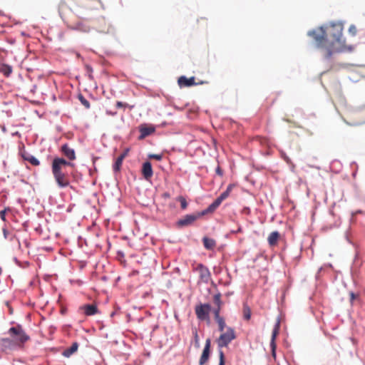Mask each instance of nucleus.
I'll use <instances>...</instances> for the list:
<instances>
[{"label":"nucleus","instance_id":"e433bc0d","mask_svg":"<svg viewBox=\"0 0 365 365\" xmlns=\"http://www.w3.org/2000/svg\"><path fill=\"white\" fill-rule=\"evenodd\" d=\"M128 151L129 150L128 149H126L123 151V153H121L119 156L120 157H122L123 159H125V158L127 156L128 153Z\"/></svg>","mask_w":365,"mask_h":365},{"label":"nucleus","instance_id":"ea45409f","mask_svg":"<svg viewBox=\"0 0 365 365\" xmlns=\"http://www.w3.org/2000/svg\"><path fill=\"white\" fill-rule=\"evenodd\" d=\"M106 113H107L108 115H115L116 114V113H115V112H111V111H109V110H107V111H106Z\"/></svg>","mask_w":365,"mask_h":365},{"label":"nucleus","instance_id":"f704fd0d","mask_svg":"<svg viewBox=\"0 0 365 365\" xmlns=\"http://www.w3.org/2000/svg\"><path fill=\"white\" fill-rule=\"evenodd\" d=\"M149 158H153V159H155L157 160H160L162 159V155H159V154H152V155H149Z\"/></svg>","mask_w":365,"mask_h":365},{"label":"nucleus","instance_id":"9b49d317","mask_svg":"<svg viewBox=\"0 0 365 365\" xmlns=\"http://www.w3.org/2000/svg\"><path fill=\"white\" fill-rule=\"evenodd\" d=\"M279 328H280V322L279 320L276 322L274 327L272 330V336H271V341H270V347L272 349V355L274 358L276 357V349H277V344H276V339L279 333Z\"/></svg>","mask_w":365,"mask_h":365},{"label":"nucleus","instance_id":"5701e85b","mask_svg":"<svg viewBox=\"0 0 365 365\" xmlns=\"http://www.w3.org/2000/svg\"><path fill=\"white\" fill-rule=\"evenodd\" d=\"M243 317L245 320H250L251 318V309L247 304H243Z\"/></svg>","mask_w":365,"mask_h":365},{"label":"nucleus","instance_id":"58836bf2","mask_svg":"<svg viewBox=\"0 0 365 365\" xmlns=\"http://www.w3.org/2000/svg\"><path fill=\"white\" fill-rule=\"evenodd\" d=\"M1 220H5V211L1 210Z\"/></svg>","mask_w":365,"mask_h":365},{"label":"nucleus","instance_id":"c85d7f7f","mask_svg":"<svg viewBox=\"0 0 365 365\" xmlns=\"http://www.w3.org/2000/svg\"><path fill=\"white\" fill-rule=\"evenodd\" d=\"M3 232L4 236L6 239H9V240H12L13 239H14V235L13 234V232H9L4 228L3 229Z\"/></svg>","mask_w":365,"mask_h":365},{"label":"nucleus","instance_id":"4be33fe9","mask_svg":"<svg viewBox=\"0 0 365 365\" xmlns=\"http://www.w3.org/2000/svg\"><path fill=\"white\" fill-rule=\"evenodd\" d=\"M202 241L204 247L207 250H213L216 246V242L213 239L205 237Z\"/></svg>","mask_w":365,"mask_h":365},{"label":"nucleus","instance_id":"2eb2a0df","mask_svg":"<svg viewBox=\"0 0 365 365\" xmlns=\"http://www.w3.org/2000/svg\"><path fill=\"white\" fill-rule=\"evenodd\" d=\"M61 151L63 155L68 160V161H73L76 159V153L75 150L71 148L68 144H63L61 147Z\"/></svg>","mask_w":365,"mask_h":365},{"label":"nucleus","instance_id":"f03ea898","mask_svg":"<svg viewBox=\"0 0 365 365\" xmlns=\"http://www.w3.org/2000/svg\"><path fill=\"white\" fill-rule=\"evenodd\" d=\"M99 4V0H63L58 11L63 19L72 15L85 14L86 11L96 9Z\"/></svg>","mask_w":365,"mask_h":365},{"label":"nucleus","instance_id":"b1692460","mask_svg":"<svg viewBox=\"0 0 365 365\" xmlns=\"http://www.w3.org/2000/svg\"><path fill=\"white\" fill-rule=\"evenodd\" d=\"M1 73H3L5 76L9 77L12 73L11 66L7 64H1Z\"/></svg>","mask_w":365,"mask_h":365},{"label":"nucleus","instance_id":"dca6fc26","mask_svg":"<svg viewBox=\"0 0 365 365\" xmlns=\"http://www.w3.org/2000/svg\"><path fill=\"white\" fill-rule=\"evenodd\" d=\"M79 309L83 311L86 316H93L98 312L96 304H84L80 307Z\"/></svg>","mask_w":365,"mask_h":365},{"label":"nucleus","instance_id":"bb28decb","mask_svg":"<svg viewBox=\"0 0 365 365\" xmlns=\"http://www.w3.org/2000/svg\"><path fill=\"white\" fill-rule=\"evenodd\" d=\"M213 301L216 307H222L223 303L221 300V294L220 292L217 293L213 297Z\"/></svg>","mask_w":365,"mask_h":365},{"label":"nucleus","instance_id":"423d86ee","mask_svg":"<svg viewBox=\"0 0 365 365\" xmlns=\"http://www.w3.org/2000/svg\"><path fill=\"white\" fill-rule=\"evenodd\" d=\"M236 338L235 331L232 327H227L226 331L220 334L217 339L219 348L227 346L228 344Z\"/></svg>","mask_w":365,"mask_h":365},{"label":"nucleus","instance_id":"f257e3e1","mask_svg":"<svg viewBox=\"0 0 365 365\" xmlns=\"http://www.w3.org/2000/svg\"><path fill=\"white\" fill-rule=\"evenodd\" d=\"M342 32L343 25L341 23H331L309 31L307 35L314 40L318 48L323 50L324 57L329 58L335 53L353 50V46L346 44Z\"/></svg>","mask_w":365,"mask_h":365},{"label":"nucleus","instance_id":"0eeeda50","mask_svg":"<svg viewBox=\"0 0 365 365\" xmlns=\"http://www.w3.org/2000/svg\"><path fill=\"white\" fill-rule=\"evenodd\" d=\"M233 188V185H229L225 191L222 192L220 195L215 200V201L209 205V207L205 210L206 212H212L215 211L222 203L223 200H225L230 194Z\"/></svg>","mask_w":365,"mask_h":365},{"label":"nucleus","instance_id":"a878e982","mask_svg":"<svg viewBox=\"0 0 365 365\" xmlns=\"http://www.w3.org/2000/svg\"><path fill=\"white\" fill-rule=\"evenodd\" d=\"M216 322L218 324V329L220 331L222 332L226 327V323L223 317H220L215 319Z\"/></svg>","mask_w":365,"mask_h":365},{"label":"nucleus","instance_id":"6ab92c4d","mask_svg":"<svg viewBox=\"0 0 365 365\" xmlns=\"http://www.w3.org/2000/svg\"><path fill=\"white\" fill-rule=\"evenodd\" d=\"M280 237L281 235L278 231L272 232L267 237V242L269 247H273L277 246Z\"/></svg>","mask_w":365,"mask_h":365},{"label":"nucleus","instance_id":"6e6552de","mask_svg":"<svg viewBox=\"0 0 365 365\" xmlns=\"http://www.w3.org/2000/svg\"><path fill=\"white\" fill-rule=\"evenodd\" d=\"M210 310L211 306L209 304H200L195 308V314L200 320L209 319Z\"/></svg>","mask_w":365,"mask_h":365},{"label":"nucleus","instance_id":"20e7f679","mask_svg":"<svg viewBox=\"0 0 365 365\" xmlns=\"http://www.w3.org/2000/svg\"><path fill=\"white\" fill-rule=\"evenodd\" d=\"M7 334L9 337L1 339V349L4 351L21 349L30 339L21 325L10 328Z\"/></svg>","mask_w":365,"mask_h":365},{"label":"nucleus","instance_id":"7c9ffc66","mask_svg":"<svg viewBox=\"0 0 365 365\" xmlns=\"http://www.w3.org/2000/svg\"><path fill=\"white\" fill-rule=\"evenodd\" d=\"M130 108V109L133 108V106H130L128 104L125 103H123L121 101H118L116 103V108Z\"/></svg>","mask_w":365,"mask_h":365},{"label":"nucleus","instance_id":"393cba45","mask_svg":"<svg viewBox=\"0 0 365 365\" xmlns=\"http://www.w3.org/2000/svg\"><path fill=\"white\" fill-rule=\"evenodd\" d=\"M123 160L122 157H118L113 167L115 172L120 171Z\"/></svg>","mask_w":365,"mask_h":365},{"label":"nucleus","instance_id":"a211bd4d","mask_svg":"<svg viewBox=\"0 0 365 365\" xmlns=\"http://www.w3.org/2000/svg\"><path fill=\"white\" fill-rule=\"evenodd\" d=\"M139 131L140 133L139 138L143 139L153 133L155 132V128L151 125H142L139 128Z\"/></svg>","mask_w":365,"mask_h":365},{"label":"nucleus","instance_id":"aec40b11","mask_svg":"<svg viewBox=\"0 0 365 365\" xmlns=\"http://www.w3.org/2000/svg\"><path fill=\"white\" fill-rule=\"evenodd\" d=\"M21 156L24 160L29 161L33 165L38 166L40 164V162L37 158L26 153V151L21 153Z\"/></svg>","mask_w":365,"mask_h":365},{"label":"nucleus","instance_id":"a19ab883","mask_svg":"<svg viewBox=\"0 0 365 365\" xmlns=\"http://www.w3.org/2000/svg\"><path fill=\"white\" fill-rule=\"evenodd\" d=\"M195 340L197 341L198 336H197V331H195Z\"/></svg>","mask_w":365,"mask_h":365},{"label":"nucleus","instance_id":"79ce46f5","mask_svg":"<svg viewBox=\"0 0 365 365\" xmlns=\"http://www.w3.org/2000/svg\"><path fill=\"white\" fill-rule=\"evenodd\" d=\"M351 299H354L355 296H354V293H351Z\"/></svg>","mask_w":365,"mask_h":365},{"label":"nucleus","instance_id":"2f4dec72","mask_svg":"<svg viewBox=\"0 0 365 365\" xmlns=\"http://www.w3.org/2000/svg\"><path fill=\"white\" fill-rule=\"evenodd\" d=\"M221 309H222V307H216V308L214 309L213 313H214L215 319L222 317L220 315Z\"/></svg>","mask_w":365,"mask_h":365},{"label":"nucleus","instance_id":"7ed1b4c3","mask_svg":"<svg viewBox=\"0 0 365 365\" xmlns=\"http://www.w3.org/2000/svg\"><path fill=\"white\" fill-rule=\"evenodd\" d=\"M74 164L66 159L56 157L51 163V171L54 180L60 188H64L70 185V176L68 168L73 167Z\"/></svg>","mask_w":365,"mask_h":365},{"label":"nucleus","instance_id":"c756f323","mask_svg":"<svg viewBox=\"0 0 365 365\" xmlns=\"http://www.w3.org/2000/svg\"><path fill=\"white\" fill-rule=\"evenodd\" d=\"M178 201L180 202L182 209L185 210L187 206V203L185 197H183L182 196H180L178 197Z\"/></svg>","mask_w":365,"mask_h":365},{"label":"nucleus","instance_id":"37998d69","mask_svg":"<svg viewBox=\"0 0 365 365\" xmlns=\"http://www.w3.org/2000/svg\"><path fill=\"white\" fill-rule=\"evenodd\" d=\"M285 160H286L287 163H290V160L288 158H286Z\"/></svg>","mask_w":365,"mask_h":365},{"label":"nucleus","instance_id":"4468645a","mask_svg":"<svg viewBox=\"0 0 365 365\" xmlns=\"http://www.w3.org/2000/svg\"><path fill=\"white\" fill-rule=\"evenodd\" d=\"M206 213L207 212L205 210L201 214H198V215H187L182 219L180 220L178 223L180 226H187V225H191L200 216L203 215L204 214H206Z\"/></svg>","mask_w":365,"mask_h":365},{"label":"nucleus","instance_id":"4c0bfd02","mask_svg":"<svg viewBox=\"0 0 365 365\" xmlns=\"http://www.w3.org/2000/svg\"><path fill=\"white\" fill-rule=\"evenodd\" d=\"M215 171H216V173L220 176H222L223 175L222 170L220 166H217Z\"/></svg>","mask_w":365,"mask_h":365},{"label":"nucleus","instance_id":"9d476101","mask_svg":"<svg viewBox=\"0 0 365 365\" xmlns=\"http://www.w3.org/2000/svg\"><path fill=\"white\" fill-rule=\"evenodd\" d=\"M194 270L199 273L200 279L202 282L205 283H207L211 277V274L210 270L207 267L203 265L202 264H198L195 268Z\"/></svg>","mask_w":365,"mask_h":365},{"label":"nucleus","instance_id":"412c9836","mask_svg":"<svg viewBox=\"0 0 365 365\" xmlns=\"http://www.w3.org/2000/svg\"><path fill=\"white\" fill-rule=\"evenodd\" d=\"M78 344L77 342H74L71 347L65 349L63 351V355L66 357H69L78 350Z\"/></svg>","mask_w":365,"mask_h":365},{"label":"nucleus","instance_id":"1a4fd4ad","mask_svg":"<svg viewBox=\"0 0 365 365\" xmlns=\"http://www.w3.org/2000/svg\"><path fill=\"white\" fill-rule=\"evenodd\" d=\"M92 29L98 32L104 33L108 30V24L104 17L101 16L91 21Z\"/></svg>","mask_w":365,"mask_h":365},{"label":"nucleus","instance_id":"39448f33","mask_svg":"<svg viewBox=\"0 0 365 365\" xmlns=\"http://www.w3.org/2000/svg\"><path fill=\"white\" fill-rule=\"evenodd\" d=\"M80 14L66 16L63 21L68 27L72 30H76L81 32L88 33L92 29L91 21H87L79 16Z\"/></svg>","mask_w":365,"mask_h":365},{"label":"nucleus","instance_id":"f3484780","mask_svg":"<svg viewBox=\"0 0 365 365\" xmlns=\"http://www.w3.org/2000/svg\"><path fill=\"white\" fill-rule=\"evenodd\" d=\"M142 175L144 178L149 180L153 175L152 165L149 161L145 162L142 167Z\"/></svg>","mask_w":365,"mask_h":365},{"label":"nucleus","instance_id":"c9c22d12","mask_svg":"<svg viewBox=\"0 0 365 365\" xmlns=\"http://www.w3.org/2000/svg\"><path fill=\"white\" fill-rule=\"evenodd\" d=\"M5 306L7 308L9 314H13V309L11 307L9 302H5Z\"/></svg>","mask_w":365,"mask_h":365},{"label":"nucleus","instance_id":"473e14b6","mask_svg":"<svg viewBox=\"0 0 365 365\" xmlns=\"http://www.w3.org/2000/svg\"><path fill=\"white\" fill-rule=\"evenodd\" d=\"M220 362L219 365H225V355L222 350L219 351Z\"/></svg>","mask_w":365,"mask_h":365},{"label":"nucleus","instance_id":"f8f14e48","mask_svg":"<svg viewBox=\"0 0 365 365\" xmlns=\"http://www.w3.org/2000/svg\"><path fill=\"white\" fill-rule=\"evenodd\" d=\"M210 345H211V340L210 339H207L205 341V347L203 349L202 353L200 359L199 360L200 365H204L205 363L207 362L209 357H210Z\"/></svg>","mask_w":365,"mask_h":365},{"label":"nucleus","instance_id":"ddd939ff","mask_svg":"<svg viewBox=\"0 0 365 365\" xmlns=\"http://www.w3.org/2000/svg\"><path fill=\"white\" fill-rule=\"evenodd\" d=\"M195 78L193 76L187 78V77L182 76L178 78V85L180 86V87H190L192 86L204 83L203 81L196 83L195 81Z\"/></svg>","mask_w":365,"mask_h":365},{"label":"nucleus","instance_id":"72a5a7b5","mask_svg":"<svg viewBox=\"0 0 365 365\" xmlns=\"http://www.w3.org/2000/svg\"><path fill=\"white\" fill-rule=\"evenodd\" d=\"M349 31L350 34H351L353 36H355L356 34V27L354 25H351L349 29Z\"/></svg>","mask_w":365,"mask_h":365},{"label":"nucleus","instance_id":"cd10ccee","mask_svg":"<svg viewBox=\"0 0 365 365\" xmlns=\"http://www.w3.org/2000/svg\"><path fill=\"white\" fill-rule=\"evenodd\" d=\"M78 100L80 101V102L81 103V104L86 108V109H88L90 108V103L88 102V101H87L82 94H79L78 96Z\"/></svg>","mask_w":365,"mask_h":365}]
</instances>
